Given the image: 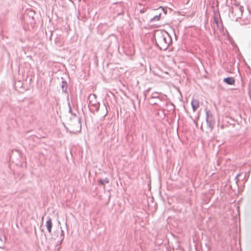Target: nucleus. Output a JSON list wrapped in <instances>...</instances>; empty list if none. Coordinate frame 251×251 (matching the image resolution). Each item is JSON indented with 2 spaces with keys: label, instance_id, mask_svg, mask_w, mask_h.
Wrapping results in <instances>:
<instances>
[{
  "label": "nucleus",
  "instance_id": "1",
  "mask_svg": "<svg viewBox=\"0 0 251 251\" xmlns=\"http://www.w3.org/2000/svg\"><path fill=\"white\" fill-rule=\"evenodd\" d=\"M155 40L157 46L161 50H166L170 44L169 34L165 31H157L154 34Z\"/></svg>",
  "mask_w": 251,
  "mask_h": 251
},
{
  "label": "nucleus",
  "instance_id": "2",
  "mask_svg": "<svg viewBox=\"0 0 251 251\" xmlns=\"http://www.w3.org/2000/svg\"><path fill=\"white\" fill-rule=\"evenodd\" d=\"M224 81L227 84L233 85L235 83V80L233 77H229L224 78Z\"/></svg>",
  "mask_w": 251,
  "mask_h": 251
},
{
  "label": "nucleus",
  "instance_id": "3",
  "mask_svg": "<svg viewBox=\"0 0 251 251\" xmlns=\"http://www.w3.org/2000/svg\"><path fill=\"white\" fill-rule=\"evenodd\" d=\"M191 104L193 109V111H195L199 107V101L197 100L193 99L192 100Z\"/></svg>",
  "mask_w": 251,
  "mask_h": 251
},
{
  "label": "nucleus",
  "instance_id": "4",
  "mask_svg": "<svg viewBox=\"0 0 251 251\" xmlns=\"http://www.w3.org/2000/svg\"><path fill=\"white\" fill-rule=\"evenodd\" d=\"M46 226L49 232V233H50L51 232V229L52 227V222L51 219H49L47 222H46Z\"/></svg>",
  "mask_w": 251,
  "mask_h": 251
},
{
  "label": "nucleus",
  "instance_id": "5",
  "mask_svg": "<svg viewBox=\"0 0 251 251\" xmlns=\"http://www.w3.org/2000/svg\"><path fill=\"white\" fill-rule=\"evenodd\" d=\"M6 241V236H0V245H3Z\"/></svg>",
  "mask_w": 251,
  "mask_h": 251
},
{
  "label": "nucleus",
  "instance_id": "6",
  "mask_svg": "<svg viewBox=\"0 0 251 251\" xmlns=\"http://www.w3.org/2000/svg\"><path fill=\"white\" fill-rule=\"evenodd\" d=\"M63 240V238L61 239V240L59 241V245L57 244L56 246V249L57 251H59L61 249L60 245L61 244Z\"/></svg>",
  "mask_w": 251,
  "mask_h": 251
},
{
  "label": "nucleus",
  "instance_id": "7",
  "mask_svg": "<svg viewBox=\"0 0 251 251\" xmlns=\"http://www.w3.org/2000/svg\"><path fill=\"white\" fill-rule=\"evenodd\" d=\"M89 99H96V95H90V96L89 97Z\"/></svg>",
  "mask_w": 251,
  "mask_h": 251
}]
</instances>
